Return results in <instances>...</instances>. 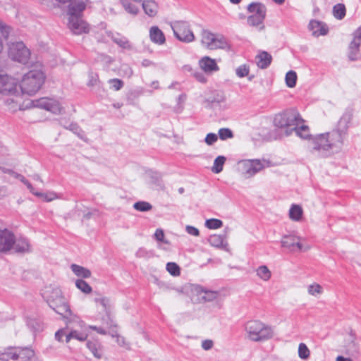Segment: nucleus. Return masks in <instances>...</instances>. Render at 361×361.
I'll return each mask as SVG.
<instances>
[{
    "instance_id": "nucleus-1",
    "label": "nucleus",
    "mask_w": 361,
    "mask_h": 361,
    "mask_svg": "<svg viewBox=\"0 0 361 361\" xmlns=\"http://www.w3.org/2000/svg\"><path fill=\"white\" fill-rule=\"evenodd\" d=\"M343 145V137L338 132L317 134L308 140L310 152L321 158H327L338 153Z\"/></svg>"
},
{
    "instance_id": "nucleus-2",
    "label": "nucleus",
    "mask_w": 361,
    "mask_h": 361,
    "mask_svg": "<svg viewBox=\"0 0 361 361\" xmlns=\"http://www.w3.org/2000/svg\"><path fill=\"white\" fill-rule=\"evenodd\" d=\"M42 295L49 307L57 314L63 317L71 315L69 305L58 287L51 285L47 286L43 290Z\"/></svg>"
},
{
    "instance_id": "nucleus-3",
    "label": "nucleus",
    "mask_w": 361,
    "mask_h": 361,
    "mask_svg": "<svg viewBox=\"0 0 361 361\" xmlns=\"http://www.w3.org/2000/svg\"><path fill=\"white\" fill-rule=\"evenodd\" d=\"M303 122L299 112L295 109H286L276 114L274 118V126L283 130L286 135H290Z\"/></svg>"
},
{
    "instance_id": "nucleus-4",
    "label": "nucleus",
    "mask_w": 361,
    "mask_h": 361,
    "mask_svg": "<svg viewBox=\"0 0 361 361\" xmlns=\"http://www.w3.org/2000/svg\"><path fill=\"white\" fill-rule=\"evenodd\" d=\"M178 291L188 295L191 301L195 304L214 302L219 296L218 291L211 290L201 286L191 283L185 284L181 290H178Z\"/></svg>"
},
{
    "instance_id": "nucleus-5",
    "label": "nucleus",
    "mask_w": 361,
    "mask_h": 361,
    "mask_svg": "<svg viewBox=\"0 0 361 361\" xmlns=\"http://www.w3.org/2000/svg\"><path fill=\"white\" fill-rule=\"evenodd\" d=\"M246 337L254 342H263L274 336V329L259 320L249 321L245 326Z\"/></svg>"
},
{
    "instance_id": "nucleus-6",
    "label": "nucleus",
    "mask_w": 361,
    "mask_h": 361,
    "mask_svg": "<svg viewBox=\"0 0 361 361\" xmlns=\"http://www.w3.org/2000/svg\"><path fill=\"white\" fill-rule=\"evenodd\" d=\"M45 80L44 73L40 71L33 70L25 73L19 85L21 93L33 95L42 87Z\"/></svg>"
},
{
    "instance_id": "nucleus-7",
    "label": "nucleus",
    "mask_w": 361,
    "mask_h": 361,
    "mask_svg": "<svg viewBox=\"0 0 361 361\" xmlns=\"http://www.w3.org/2000/svg\"><path fill=\"white\" fill-rule=\"evenodd\" d=\"M201 43L207 49L214 50L217 49H230V45L226 39L219 35L211 32L207 30H203L201 33Z\"/></svg>"
},
{
    "instance_id": "nucleus-8",
    "label": "nucleus",
    "mask_w": 361,
    "mask_h": 361,
    "mask_svg": "<svg viewBox=\"0 0 361 361\" xmlns=\"http://www.w3.org/2000/svg\"><path fill=\"white\" fill-rule=\"evenodd\" d=\"M269 161L265 159H245L238 161V164L242 174L246 178L254 176L265 166H269Z\"/></svg>"
},
{
    "instance_id": "nucleus-9",
    "label": "nucleus",
    "mask_w": 361,
    "mask_h": 361,
    "mask_svg": "<svg viewBox=\"0 0 361 361\" xmlns=\"http://www.w3.org/2000/svg\"><path fill=\"white\" fill-rule=\"evenodd\" d=\"M34 355L32 350L25 348L9 347L0 350V360L2 361H27Z\"/></svg>"
},
{
    "instance_id": "nucleus-10",
    "label": "nucleus",
    "mask_w": 361,
    "mask_h": 361,
    "mask_svg": "<svg viewBox=\"0 0 361 361\" xmlns=\"http://www.w3.org/2000/svg\"><path fill=\"white\" fill-rule=\"evenodd\" d=\"M175 37L180 42L190 43L195 37L187 21H176L171 25Z\"/></svg>"
},
{
    "instance_id": "nucleus-11",
    "label": "nucleus",
    "mask_w": 361,
    "mask_h": 361,
    "mask_svg": "<svg viewBox=\"0 0 361 361\" xmlns=\"http://www.w3.org/2000/svg\"><path fill=\"white\" fill-rule=\"evenodd\" d=\"M247 10L252 13L247 18V23L250 26H257L262 24L265 17L267 8L266 6L259 2L251 3L247 6Z\"/></svg>"
},
{
    "instance_id": "nucleus-12",
    "label": "nucleus",
    "mask_w": 361,
    "mask_h": 361,
    "mask_svg": "<svg viewBox=\"0 0 361 361\" xmlns=\"http://www.w3.org/2000/svg\"><path fill=\"white\" fill-rule=\"evenodd\" d=\"M8 56L13 61L27 63L30 59V51L22 42L9 44Z\"/></svg>"
},
{
    "instance_id": "nucleus-13",
    "label": "nucleus",
    "mask_w": 361,
    "mask_h": 361,
    "mask_svg": "<svg viewBox=\"0 0 361 361\" xmlns=\"http://www.w3.org/2000/svg\"><path fill=\"white\" fill-rule=\"evenodd\" d=\"M345 354L357 357L360 354V345L357 341L355 332L350 330L348 333V338L345 340L344 344Z\"/></svg>"
},
{
    "instance_id": "nucleus-14",
    "label": "nucleus",
    "mask_w": 361,
    "mask_h": 361,
    "mask_svg": "<svg viewBox=\"0 0 361 361\" xmlns=\"http://www.w3.org/2000/svg\"><path fill=\"white\" fill-rule=\"evenodd\" d=\"M32 103L35 106L46 109L55 114H60L63 111V108L60 103L53 99L40 98L32 101Z\"/></svg>"
},
{
    "instance_id": "nucleus-15",
    "label": "nucleus",
    "mask_w": 361,
    "mask_h": 361,
    "mask_svg": "<svg viewBox=\"0 0 361 361\" xmlns=\"http://www.w3.org/2000/svg\"><path fill=\"white\" fill-rule=\"evenodd\" d=\"M300 237L293 234L283 235L281 240V247L290 252L302 251L303 246L300 242Z\"/></svg>"
},
{
    "instance_id": "nucleus-16",
    "label": "nucleus",
    "mask_w": 361,
    "mask_h": 361,
    "mask_svg": "<svg viewBox=\"0 0 361 361\" xmlns=\"http://www.w3.org/2000/svg\"><path fill=\"white\" fill-rule=\"evenodd\" d=\"M18 92V82L16 79L8 75H0V96L13 94Z\"/></svg>"
},
{
    "instance_id": "nucleus-17",
    "label": "nucleus",
    "mask_w": 361,
    "mask_h": 361,
    "mask_svg": "<svg viewBox=\"0 0 361 361\" xmlns=\"http://www.w3.org/2000/svg\"><path fill=\"white\" fill-rule=\"evenodd\" d=\"M68 26L75 35H81L89 31L87 23L80 16H69Z\"/></svg>"
},
{
    "instance_id": "nucleus-18",
    "label": "nucleus",
    "mask_w": 361,
    "mask_h": 361,
    "mask_svg": "<svg viewBox=\"0 0 361 361\" xmlns=\"http://www.w3.org/2000/svg\"><path fill=\"white\" fill-rule=\"evenodd\" d=\"M361 44V27L357 28L353 33V39L349 44L348 58L355 61L360 58V46Z\"/></svg>"
},
{
    "instance_id": "nucleus-19",
    "label": "nucleus",
    "mask_w": 361,
    "mask_h": 361,
    "mask_svg": "<svg viewBox=\"0 0 361 361\" xmlns=\"http://www.w3.org/2000/svg\"><path fill=\"white\" fill-rule=\"evenodd\" d=\"M15 244V235L8 229L0 231V252L10 251Z\"/></svg>"
},
{
    "instance_id": "nucleus-20",
    "label": "nucleus",
    "mask_w": 361,
    "mask_h": 361,
    "mask_svg": "<svg viewBox=\"0 0 361 361\" xmlns=\"http://www.w3.org/2000/svg\"><path fill=\"white\" fill-rule=\"evenodd\" d=\"M309 29L315 37L326 35L329 31L328 27L324 23L316 20H312L310 22Z\"/></svg>"
},
{
    "instance_id": "nucleus-21",
    "label": "nucleus",
    "mask_w": 361,
    "mask_h": 361,
    "mask_svg": "<svg viewBox=\"0 0 361 361\" xmlns=\"http://www.w3.org/2000/svg\"><path fill=\"white\" fill-rule=\"evenodd\" d=\"M352 119V114L350 112H345L343 114L341 118H340L337 129L332 130V132H338L344 139V135L348 128V124L350 123Z\"/></svg>"
},
{
    "instance_id": "nucleus-22",
    "label": "nucleus",
    "mask_w": 361,
    "mask_h": 361,
    "mask_svg": "<svg viewBox=\"0 0 361 361\" xmlns=\"http://www.w3.org/2000/svg\"><path fill=\"white\" fill-rule=\"evenodd\" d=\"M18 91L17 92V93ZM16 94L14 93L13 94H8L6 96H0V101H3V104L6 108V110L11 111L12 113L16 112L19 107L18 101L16 100L13 97Z\"/></svg>"
},
{
    "instance_id": "nucleus-23",
    "label": "nucleus",
    "mask_w": 361,
    "mask_h": 361,
    "mask_svg": "<svg viewBox=\"0 0 361 361\" xmlns=\"http://www.w3.org/2000/svg\"><path fill=\"white\" fill-rule=\"evenodd\" d=\"M226 238L225 235L213 234L209 237L208 242L213 247L221 248L227 251L228 248Z\"/></svg>"
},
{
    "instance_id": "nucleus-24",
    "label": "nucleus",
    "mask_w": 361,
    "mask_h": 361,
    "mask_svg": "<svg viewBox=\"0 0 361 361\" xmlns=\"http://www.w3.org/2000/svg\"><path fill=\"white\" fill-rule=\"evenodd\" d=\"M199 63L201 68L206 73H212L219 70V66L215 60L209 56L202 58Z\"/></svg>"
},
{
    "instance_id": "nucleus-25",
    "label": "nucleus",
    "mask_w": 361,
    "mask_h": 361,
    "mask_svg": "<svg viewBox=\"0 0 361 361\" xmlns=\"http://www.w3.org/2000/svg\"><path fill=\"white\" fill-rule=\"evenodd\" d=\"M85 3L82 0H73L68 6V14L69 16H80L85 8Z\"/></svg>"
},
{
    "instance_id": "nucleus-26",
    "label": "nucleus",
    "mask_w": 361,
    "mask_h": 361,
    "mask_svg": "<svg viewBox=\"0 0 361 361\" xmlns=\"http://www.w3.org/2000/svg\"><path fill=\"white\" fill-rule=\"evenodd\" d=\"M67 324H70V329L68 330V334H67L66 343H68L72 338H75L79 341H84L87 339V334L78 331L74 328V326H71V321H68Z\"/></svg>"
},
{
    "instance_id": "nucleus-27",
    "label": "nucleus",
    "mask_w": 361,
    "mask_h": 361,
    "mask_svg": "<svg viewBox=\"0 0 361 361\" xmlns=\"http://www.w3.org/2000/svg\"><path fill=\"white\" fill-rule=\"evenodd\" d=\"M87 348L91 351L94 357L97 359H101L103 356V346L97 341H88Z\"/></svg>"
},
{
    "instance_id": "nucleus-28",
    "label": "nucleus",
    "mask_w": 361,
    "mask_h": 361,
    "mask_svg": "<svg viewBox=\"0 0 361 361\" xmlns=\"http://www.w3.org/2000/svg\"><path fill=\"white\" fill-rule=\"evenodd\" d=\"M150 39L156 44H163L165 42V36L162 31L157 26H153L149 30Z\"/></svg>"
},
{
    "instance_id": "nucleus-29",
    "label": "nucleus",
    "mask_w": 361,
    "mask_h": 361,
    "mask_svg": "<svg viewBox=\"0 0 361 361\" xmlns=\"http://www.w3.org/2000/svg\"><path fill=\"white\" fill-rule=\"evenodd\" d=\"M12 249H14L16 252H30V245L25 238L20 237L17 239L15 238V244Z\"/></svg>"
},
{
    "instance_id": "nucleus-30",
    "label": "nucleus",
    "mask_w": 361,
    "mask_h": 361,
    "mask_svg": "<svg viewBox=\"0 0 361 361\" xmlns=\"http://www.w3.org/2000/svg\"><path fill=\"white\" fill-rule=\"evenodd\" d=\"M272 57L267 51H262L256 56V63L259 68H267L271 62Z\"/></svg>"
},
{
    "instance_id": "nucleus-31",
    "label": "nucleus",
    "mask_w": 361,
    "mask_h": 361,
    "mask_svg": "<svg viewBox=\"0 0 361 361\" xmlns=\"http://www.w3.org/2000/svg\"><path fill=\"white\" fill-rule=\"evenodd\" d=\"M142 8L149 17L155 16L158 11V5L154 0H144Z\"/></svg>"
},
{
    "instance_id": "nucleus-32",
    "label": "nucleus",
    "mask_w": 361,
    "mask_h": 361,
    "mask_svg": "<svg viewBox=\"0 0 361 361\" xmlns=\"http://www.w3.org/2000/svg\"><path fill=\"white\" fill-rule=\"evenodd\" d=\"M71 268L72 271L78 277L88 279L91 276L90 270L85 267L73 264Z\"/></svg>"
},
{
    "instance_id": "nucleus-33",
    "label": "nucleus",
    "mask_w": 361,
    "mask_h": 361,
    "mask_svg": "<svg viewBox=\"0 0 361 361\" xmlns=\"http://www.w3.org/2000/svg\"><path fill=\"white\" fill-rule=\"evenodd\" d=\"M303 214L302 208L298 204H292L289 210V217L295 221H300Z\"/></svg>"
},
{
    "instance_id": "nucleus-34",
    "label": "nucleus",
    "mask_w": 361,
    "mask_h": 361,
    "mask_svg": "<svg viewBox=\"0 0 361 361\" xmlns=\"http://www.w3.org/2000/svg\"><path fill=\"white\" fill-rule=\"evenodd\" d=\"M257 276L264 281H268L271 277V272L266 265H261L256 269Z\"/></svg>"
},
{
    "instance_id": "nucleus-35",
    "label": "nucleus",
    "mask_w": 361,
    "mask_h": 361,
    "mask_svg": "<svg viewBox=\"0 0 361 361\" xmlns=\"http://www.w3.org/2000/svg\"><path fill=\"white\" fill-rule=\"evenodd\" d=\"M97 297L94 298V301L97 304H99L102 308L103 311L106 314L109 313L110 310V300L109 298L102 296L100 294L97 293Z\"/></svg>"
},
{
    "instance_id": "nucleus-36",
    "label": "nucleus",
    "mask_w": 361,
    "mask_h": 361,
    "mask_svg": "<svg viewBox=\"0 0 361 361\" xmlns=\"http://www.w3.org/2000/svg\"><path fill=\"white\" fill-rule=\"evenodd\" d=\"M307 293L314 297H319L324 293L323 287L317 283H313L307 286Z\"/></svg>"
},
{
    "instance_id": "nucleus-37",
    "label": "nucleus",
    "mask_w": 361,
    "mask_h": 361,
    "mask_svg": "<svg viewBox=\"0 0 361 361\" xmlns=\"http://www.w3.org/2000/svg\"><path fill=\"white\" fill-rule=\"evenodd\" d=\"M27 326L34 331H39L42 330V323L35 317H27Z\"/></svg>"
},
{
    "instance_id": "nucleus-38",
    "label": "nucleus",
    "mask_w": 361,
    "mask_h": 361,
    "mask_svg": "<svg viewBox=\"0 0 361 361\" xmlns=\"http://www.w3.org/2000/svg\"><path fill=\"white\" fill-rule=\"evenodd\" d=\"M346 13V8L344 4H337L333 7V15L338 20L343 19Z\"/></svg>"
},
{
    "instance_id": "nucleus-39",
    "label": "nucleus",
    "mask_w": 361,
    "mask_h": 361,
    "mask_svg": "<svg viewBox=\"0 0 361 361\" xmlns=\"http://www.w3.org/2000/svg\"><path fill=\"white\" fill-rule=\"evenodd\" d=\"M226 160V159L224 156L217 157L215 159V160L214 161V165L212 168V172H214V173H219L221 172L223 170V166L225 164Z\"/></svg>"
},
{
    "instance_id": "nucleus-40",
    "label": "nucleus",
    "mask_w": 361,
    "mask_h": 361,
    "mask_svg": "<svg viewBox=\"0 0 361 361\" xmlns=\"http://www.w3.org/2000/svg\"><path fill=\"white\" fill-rule=\"evenodd\" d=\"M296 135L303 139H310L312 136L310 135V130L307 126L302 123L300 126H297V129L294 130Z\"/></svg>"
},
{
    "instance_id": "nucleus-41",
    "label": "nucleus",
    "mask_w": 361,
    "mask_h": 361,
    "mask_svg": "<svg viewBox=\"0 0 361 361\" xmlns=\"http://www.w3.org/2000/svg\"><path fill=\"white\" fill-rule=\"evenodd\" d=\"M75 286L82 293L89 294L92 292V287L84 280L77 279L75 281Z\"/></svg>"
},
{
    "instance_id": "nucleus-42",
    "label": "nucleus",
    "mask_w": 361,
    "mask_h": 361,
    "mask_svg": "<svg viewBox=\"0 0 361 361\" xmlns=\"http://www.w3.org/2000/svg\"><path fill=\"white\" fill-rule=\"evenodd\" d=\"M298 356L302 360H307L310 356V350L305 343H301L298 345Z\"/></svg>"
},
{
    "instance_id": "nucleus-43",
    "label": "nucleus",
    "mask_w": 361,
    "mask_h": 361,
    "mask_svg": "<svg viewBox=\"0 0 361 361\" xmlns=\"http://www.w3.org/2000/svg\"><path fill=\"white\" fill-rule=\"evenodd\" d=\"M297 74L293 71H288L286 75V82L288 87H294L296 85Z\"/></svg>"
},
{
    "instance_id": "nucleus-44",
    "label": "nucleus",
    "mask_w": 361,
    "mask_h": 361,
    "mask_svg": "<svg viewBox=\"0 0 361 361\" xmlns=\"http://www.w3.org/2000/svg\"><path fill=\"white\" fill-rule=\"evenodd\" d=\"M133 208L140 212H147L152 209V206L147 202L140 201L133 204Z\"/></svg>"
},
{
    "instance_id": "nucleus-45",
    "label": "nucleus",
    "mask_w": 361,
    "mask_h": 361,
    "mask_svg": "<svg viewBox=\"0 0 361 361\" xmlns=\"http://www.w3.org/2000/svg\"><path fill=\"white\" fill-rule=\"evenodd\" d=\"M205 226L209 229H217L223 226V222L217 219H210L206 221Z\"/></svg>"
},
{
    "instance_id": "nucleus-46",
    "label": "nucleus",
    "mask_w": 361,
    "mask_h": 361,
    "mask_svg": "<svg viewBox=\"0 0 361 361\" xmlns=\"http://www.w3.org/2000/svg\"><path fill=\"white\" fill-rule=\"evenodd\" d=\"M166 270L173 276L180 275V267L175 262H168L166 264Z\"/></svg>"
},
{
    "instance_id": "nucleus-47",
    "label": "nucleus",
    "mask_w": 361,
    "mask_h": 361,
    "mask_svg": "<svg viewBox=\"0 0 361 361\" xmlns=\"http://www.w3.org/2000/svg\"><path fill=\"white\" fill-rule=\"evenodd\" d=\"M70 329V324H66V326L63 329H59L55 334V338L58 341H63V337H67V334H68V330Z\"/></svg>"
},
{
    "instance_id": "nucleus-48",
    "label": "nucleus",
    "mask_w": 361,
    "mask_h": 361,
    "mask_svg": "<svg viewBox=\"0 0 361 361\" xmlns=\"http://www.w3.org/2000/svg\"><path fill=\"white\" fill-rule=\"evenodd\" d=\"M219 136L221 140H225L233 137V133L229 128H221L219 130Z\"/></svg>"
},
{
    "instance_id": "nucleus-49",
    "label": "nucleus",
    "mask_w": 361,
    "mask_h": 361,
    "mask_svg": "<svg viewBox=\"0 0 361 361\" xmlns=\"http://www.w3.org/2000/svg\"><path fill=\"white\" fill-rule=\"evenodd\" d=\"M123 6L125 8L126 11L133 15H137L138 13L139 9L135 5L130 4V2H127L123 1Z\"/></svg>"
},
{
    "instance_id": "nucleus-50",
    "label": "nucleus",
    "mask_w": 361,
    "mask_h": 361,
    "mask_svg": "<svg viewBox=\"0 0 361 361\" xmlns=\"http://www.w3.org/2000/svg\"><path fill=\"white\" fill-rule=\"evenodd\" d=\"M113 41L122 48L130 49V43L125 37H114Z\"/></svg>"
},
{
    "instance_id": "nucleus-51",
    "label": "nucleus",
    "mask_w": 361,
    "mask_h": 361,
    "mask_svg": "<svg viewBox=\"0 0 361 361\" xmlns=\"http://www.w3.org/2000/svg\"><path fill=\"white\" fill-rule=\"evenodd\" d=\"M11 30L12 29L10 26L0 21V33L2 35L5 39H8Z\"/></svg>"
},
{
    "instance_id": "nucleus-52",
    "label": "nucleus",
    "mask_w": 361,
    "mask_h": 361,
    "mask_svg": "<svg viewBox=\"0 0 361 361\" xmlns=\"http://www.w3.org/2000/svg\"><path fill=\"white\" fill-rule=\"evenodd\" d=\"M36 196L44 199L47 202H51L58 197L56 193L54 192H49L46 193L40 192L39 194H36Z\"/></svg>"
},
{
    "instance_id": "nucleus-53",
    "label": "nucleus",
    "mask_w": 361,
    "mask_h": 361,
    "mask_svg": "<svg viewBox=\"0 0 361 361\" xmlns=\"http://www.w3.org/2000/svg\"><path fill=\"white\" fill-rule=\"evenodd\" d=\"M249 66L243 64L238 67L235 70L236 75L239 78H243L245 76H247L249 73Z\"/></svg>"
},
{
    "instance_id": "nucleus-54",
    "label": "nucleus",
    "mask_w": 361,
    "mask_h": 361,
    "mask_svg": "<svg viewBox=\"0 0 361 361\" xmlns=\"http://www.w3.org/2000/svg\"><path fill=\"white\" fill-rule=\"evenodd\" d=\"M108 82L111 85V87L116 91L120 90L123 86V82L118 78L110 79Z\"/></svg>"
},
{
    "instance_id": "nucleus-55",
    "label": "nucleus",
    "mask_w": 361,
    "mask_h": 361,
    "mask_svg": "<svg viewBox=\"0 0 361 361\" xmlns=\"http://www.w3.org/2000/svg\"><path fill=\"white\" fill-rule=\"evenodd\" d=\"M218 140V136L215 133H208L204 139V142L208 145H212L214 142H216Z\"/></svg>"
},
{
    "instance_id": "nucleus-56",
    "label": "nucleus",
    "mask_w": 361,
    "mask_h": 361,
    "mask_svg": "<svg viewBox=\"0 0 361 361\" xmlns=\"http://www.w3.org/2000/svg\"><path fill=\"white\" fill-rule=\"evenodd\" d=\"M66 128L69 129L74 133L77 134L80 137H82V130L80 128V127L76 123H71L68 127H66Z\"/></svg>"
},
{
    "instance_id": "nucleus-57",
    "label": "nucleus",
    "mask_w": 361,
    "mask_h": 361,
    "mask_svg": "<svg viewBox=\"0 0 361 361\" xmlns=\"http://www.w3.org/2000/svg\"><path fill=\"white\" fill-rule=\"evenodd\" d=\"M201 346L204 350H209L214 347V341L211 339L203 340Z\"/></svg>"
},
{
    "instance_id": "nucleus-58",
    "label": "nucleus",
    "mask_w": 361,
    "mask_h": 361,
    "mask_svg": "<svg viewBox=\"0 0 361 361\" xmlns=\"http://www.w3.org/2000/svg\"><path fill=\"white\" fill-rule=\"evenodd\" d=\"M154 238L157 241L164 242L165 243H168L167 240H166V241L164 240V233L163 230H161V229L156 230L155 233H154Z\"/></svg>"
},
{
    "instance_id": "nucleus-59",
    "label": "nucleus",
    "mask_w": 361,
    "mask_h": 361,
    "mask_svg": "<svg viewBox=\"0 0 361 361\" xmlns=\"http://www.w3.org/2000/svg\"><path fill=\"white\" fill-rule=\"evenodd\" d=\"M185 231H187V233L191 235H193V236H199L200 235V231L199 230L192 226H187L185 227Z\"/></svg>"
},
{
    "instance_id": "nucleus-60",
    "label": "nucleus",
    "mask_w": 361,
    "mask_h": 361,
    "mask_svg": "<svg viewBox=\"0 0 361 361\" xmlns=\"http://www.w3.org/2000/svg\"><path fill=\"white\" fill-rule=\"evenodd\" d=\"M116 343H118V345H120L121 347H124L127 349H129V345L128 343L126 341V339L123 336H118L117 338H116Z\"/></svg>"
},
{
    "instance_id": "nucleus-61",
    "label": "nucleus",
    "mask_w": 361,
    "mask_h": 361,
    "mask_svg": "<svg viewBox=\"0 0 361 361\" xmlns=\"http://www.w3.org/2000/svg\"><path fill=\"white\" fill-rule=\"evenodd\" d=\"M194 77L202 83H204L207 82V78L202 73L196 72L194 73Z\"/></svg>"
},
{
    "instance_id": "nucleus-62",
    "label": "nucleus",
    "mask_w": 361,
    "mask_h": 361,
    "mask_svg": "<svg viewBox=\"0 0 361 361\" xmlns=\"http://www.w3.org/2000/svg\"><path fill=\"white\" fill-rule=\"evenodd\" d=\"M150 178H152V182L154 183H158L161 176L158 173L152 172L149 173Z\"/></svg>"
},
{
    "instance_id": "nucleus-63",
    "label": "nucleus",
    "mask_w": 361,
    "mask_h": 361,
    "mask_svg": "<svg viewBox=\"0 0 361 361\" xmlns=\"http://www.w3.org/2000/svg\"><path fill=\"white\" fill-rule=\"evenodd\" d=\"M98 81L97 75H90V80L87 83L88 86H94L96 85Z\"/></svg>"
},
{
    "instance_id": "nucleus-64",
    "label": "nucleus",
    "mask_w": 361,
    "mask_h": 361,
    "mask_svg": "<svg viewBox=\"0 0 361 361\" xmlns=\"http://www.w3.org/2000/svg\"><path fill=\"white\" fill-rule=\"evenodd\" d=\"M89 327H90V329H91L94 331H96L99 334H102V335L107 334L106 331H105L104 329H102L101 327H98L97 326H90Z\"/></svg>"
}]
</instances>
